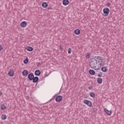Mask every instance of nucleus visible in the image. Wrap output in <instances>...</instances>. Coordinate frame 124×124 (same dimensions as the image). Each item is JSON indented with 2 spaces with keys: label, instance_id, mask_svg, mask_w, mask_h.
I'll list each match as a JSON object with an SVG mask.
<instances>
[{
  "label": "nucleus",
  "instance_id": "obj_29",
  "mask_svg": "<svg viewBox=\"0 0 124 124\" xmlns=\"http://www.w3.org/2000/svg\"><path fill=\"white\" fill-rule=\"evenodd\" d=\"M60 51H62L63 49H62V46H60Z\"/></svg>",
  "mask_w": 124,
  "mask_h": 124
},
{
  "label": "nucleus",
  "instance_id": "obj_1",
  "mask_svg": "<svg viewBox=\"0 0 124 124\" xmlns=\"http://www.w3.org/2000/svg\"><path fill=\"white\" fill-rule=\"evenodd\" d=\"M103 62L101 57L97 56L93 58L90 61L89 64L90 67L92 68V69H94V70H98V69L101 67Z\"/></svg>",
  "mask_w": 124,
  "mask_h": 124
},
{
  "label": "nucleus",
  "instance_id": "obj_5",
  "mask_svg": "<svg viewBox=\"0 0 124 124\" xmlns=\"http://www.w3.org/2000/svg\"><path fill=\"white\" fill-rule=\"evenodd\" d=\"M8 75L10 77H13V76L14 75V71H13V70H10V71L8 72Z\"/></svg>",
  "mask_w": 124,
  "mask_h": 124
},
{
  "label": "nucleus",
  "instance_id": "obj_27",
  "mask_svg": "<svg viewBox=\"0 0 124 124\" xmlns=\"http://www.w3.org/2000/svg\"><path fill=\"white\" fill-rule=\"evenodd\" d=\"M107 6H108V7H110V5H111V4L110 3H108L106 4Z\"/></svg>",
  "mask_w": 124,
  "mask_h": 124
},
{
  "label": "nucleus",
  "instance_id": "obj_8",
  "mask_svg": "<svg viewBox=\"0 0 124 124\" xmlns=\"http://www.w3.org/2000/svg\"><path fill=\"white\" fill-rule=\"evenodd\" d=\"M27 26V22L23 21L20 23V27L21 28H25Z\"/></svg>",
  "mask_w": 124,
  "mask_h": 124
},
{
  "label": "nucleus",
  "instance_id": "obj_13",
  "mask_svg": "<svg viewBox=\"0 0 124 124\" xmlns=\"http://www.w3.org/2000/svg\"><path fill=\"white\" fill-rule=\"evenodd\" d=\"M69 3L68 0H63V5H67Z\"/></svg>",
  "mask_w": 124,
  "mask_h": 124
},
{
  "label": "nucleus",
  "instance_id": "obj_7",
  "mask_svg": "<svg viewBox=\"0 0 124 124\" xmlns=\"http://www.w3.org/2000/svg\"><path fill=\"white\" fill-rule=\"evenodd\" d=\"M105 112L107 113V115H108V116H111L112 114V110H108L107 109H104Z\"/></svg>",
  "mask_w": 124,
  "mask_h": 124
},
{
  "label": "nucleus",
  "instance_id": "obj_16",
  "mask_svg": "<svg viewBox=\"0 0 124 124\" xmlns=\"http://www.w3.org/2000/svg\"><path fill=\"white\" fill-rule=\"evenodd\" d=\"M27 51H29V52H31L33 50V48L31 47V46H28L27 47Z\"/></svg>",
  "mask_w": 124,
  "mask_h": 124
},
{
  "label": "nucleus",
  "instance_id": "obj_12",
  "mask_svg": "<svg viewBox=\"0 0 124 124\" xmlns=\"http://www.w3.org/2000/svg\"><path fill=\"white\" fill-rule=\"evenodd\" d=\"M42 6L44 8H46L47 7V6H48V4L46 2H44L42 4Z\"/></svg>",
  "mask_w": 124,
  "mask_h": 124
},
{
  "label": "nucleus",
  "instance_id": "obj_31",
  "mask_svg": "<svg viewBox=\"0 0 124 124\" xmlns=\"http://www.w3.org/2000/svg\"><path fill=\"white\" fill-rule=\"evenodd\" d=\"M3 48L1 46V45H0V51H1V50H2Z\"/></svg>",
  "mask_w": 124,
  "mask_h": 124
},
{
  "label": "nucleus",
  "instance_id": "obj_6",
  "mask_svg": "<svg viewBox=\"0 0 124 124\" xmlns=\"http://www.w3.org/2000/svg\"><path fill=\"white\" fill-rule=\"evenodd\" d=\"M34 77V76L32 73H31L28 75V78L30 81H32V79H33Z\"/></svg>",
  "mask_w": 124,
  "mask_h": 124
},
{
  "label": "nucleus",
  "instance_id": "obj_15",
  "mask_svg": "<svg viewBox=\"0 0 124 124\" xmlns=\"http://www.w3.org/2000/svg\"><path fill=\"white\" fill-rule=\"evenodd\" d=\"M97 82L98 84H102V78H99L97 79Z\"/></svg>",
  "mask_w": 124,
  "mask_h": 124
},
{
  "label": "nucleus",
  "instance_id": "obj_3",
  "mask_svg": "<svg viewBox=\"0 0 124 124\" xmlns=\"http://www.w3.org/2000/svg\"><path fill=\"white\" fill-rule=\"evenodd\" d=\"M83 102L85 103V104H87V105L88 106H92V102H91V101H90L89 100H84Z\"/></svg>",
  "mask_w": 124,
  "mask_h": 124
},
{
  "label": "nucleus",
  "instance_id": "obj_25",
  "mask_svg": "<svg viewBox=\"0 0 124 124\" xmlns=\"http://www.w3.org/2000/svg\"><path fill=\"white\" fill-rule=\"evenodd\" d=\"M68 54H71V48H69L68 49Z\"/></svg>",
  "mask_w": 124,
  "mask_h": 124
},
{
  "label": "nucleus",
  "instance_id": "obj_20",
  "mask_svg": "<svg viewBox=\"0 0 124 124\" xmlns=\"http://www.w3.org/2000/svg\"><path fill=\"white\" fill-rule=\"evenodd\" d=\"M29 62V58H27L24 61V63L25 64H27L28 63V62Z\"/></svg>",
  "mask_w": 124,
  "mask_h": 124
},
{
  "label": "nucleus",
  "instance_id": "obj_18",
  "mask_svg": "<svg viewBox=\"0 0 124 124\" xmlns=\"http://www.w3.org/2000/svg\"><path fill=\"white\" fill-rule=\"evenodd\" d=\"M101 69L103 72H107V70H108V69L106 67H102Z\"/></svg>",
  "mask_w": 124,
  "mask_h": 124
},
{
  "label": "nucleus",
  "instance_id": "obj_19",
  "mask_svg": "<svg viewBox=\"0 0 124 124\" xmlns=\"http://www.w3.org/2000/svg\"><path fill=\"white\" fill-rule=\"evenodd\" d=\"M90 95L91 97H94V96H95V94L93 93H91Z\"/></svg>",
  "mask_w": 124,
  "mask_h": 124
},
{
  "label": "nucleus",
  "instance_id": "obj_11",
  "mask_svg": "<svg viewBox=\"0 0 124 124\" xmlns=\"http://www.w3.org/2000/svg\"><path fill=\"white\" fill-rule=\"evenodd\" d=\"M41 72H40V71L39 70H37L35 71V75L36 76H39V75H40Z\"/></svg>",
  "mask_w": 124,
  "mask_h": 124
},
{
  "label": "nucleus",
  "instance_id": "obj_21",
  "mask_svg": "<svg viewBox=\"0 0 124 124\" xmlns=\"http://www.w3.org/2000/svg\"><path fill=\"white\" fill-rule=\"evenodd\" d=\"M1 118L2 120H6V116L5 115H2Z\"/></svg>",
  "mask_w": 124,
  "mask_h": 124
},
{
  "label": "nucleus",
  "instance_id": "obj_33",
  "mask_svg": "<svg viewBox=\"0 0 124 124\" xmlns=\"http://www.w3.org/2000/svg\"><path fill=\"white\" fill-rule=\"evenodd\" d=\"M2 95V93L0 92V96H1Z\"/></svg>",
  "mask_w": 124,
  "mask_h": 124
},
{
  "label": "nucleus",
  "instance_id": "obj_10",
  "mask_svg": "<svg viewBox=\"0 0 124 124\" xmlns=\"http://www.w3.org/2000/svg\"><path fill=\"white\" fill-rule=\"evenodd\" d=\"M33 83H37L38 81V80H39V78L38 77H35L33 78Z\"/></svg>",
  "mask_w": 124,
  "mask_h": 124
},
{
  "label": "nucleus",
  "instance_id": "obj_24",
  "mask_svg": "<svg viewBox=\"0 0 124 124\" xmlns=\"http://www.w3.org/2000/svg\"><path fill=\"white\" fill-rule=\"evenodd\" d=\"M98 77H102V72H100L98 74Z\"/></svg>",
  "mask_w": 124,
  "mask_h": 124
},
{
  "label": "nucleus",
  "instance_id": "obj_26",
  "mask_svg": "<svg viewBox=\"0 0 124 124\" xmlns=\"http://www.w3.org/2000/svg\"><path fill=\"white\" fill-rule=\"evenodd\" d=\"M89 90H93V86L91 85L88 87Z\"/></svg>",
  "mask_w": 124,
  "mask_h": 124
},
{
  "label": "nucleus",
  "instance_id": "obj_23",
  "mask_svg": "<svg viewBox=\"0 0 124 124\" xmlns=\"http://www.w3.org/2000/svg\"><path fill=\"white\" fill-rule=\"evenodd\" d=\"M1 109H6V107L4 104H2L1 106Z\"/></svg>",
  "mask_w": 124,
  "mask_h": 124
},
{
  "label": "nucleus",
  "instance_id": "obj_17",
  "mask_svg": "<svg viewBox=\"0 0 124 124\" xmlns=\"http://www.w3.org/2000/svg\"><path fill=\"white\" fill-rule=\"evenodd\" d=\"M89 73L91 75H94V74H95V72H94L93 70H89Z\"/></svg>",
  "mask_w": 124,
  "mask_h": 124
},
{
  "label": "nucleus",
  "instance_id": "obj_34",
  "mask_svg": "<svg viewBox=\"0 0 124 124\" xmlns=\"http://www.w3.org/2000/svg\"><path fill=\"white\" fill-rule=\"evenodd\" d=\"M29 96H27V97H26V99H29Z\"/></svg>",
  "mask_w": 124,
  "mask_h": 124
},
{
  "label": "nucleus",
  "instance_id": "obj_4",
  "mask_svg": "<svg viewBox=\"0 0 124 124\" xmlns=\"http://www.w3.org/2000/svg\"><path fill=\"white\" fill-rule=\"evenodd\" d=\"M62 99V95H58L56 97L55 100L57 102H60Z\"/></svg>",
  "mask_w": 124,
  "mask_h": 124
},
{
  "label": "nucleus",
  "instance_id": "obj_22",
  "mask_svg": "<svg viewBox=\"0 0 124 124\" xmlns=\"http://www.w3.org/2000/svg\"><path fill=\"white\" fill-rule=\"evenodd\" d=\"M85 57H86V58H87V59H90V58L91 57V55H90V53H87Z\"/></svg>",
  "mask_w": 124,
  "mask_h": 124
},
{
  "label": "nucleus",
  "instance_id": "obj_9",
  "mask_svg": "<svg viewBox=\"0 0 124 124\" xmlns=\"http://www.w3.org/2000/svg\"><path fill=\"white\" fill-rule=\"evenodd\" d=\"M28 73H29V71H28V70H23V71H22L23 76H27Z\"/></svg>",
  "mask_w": 124,
  "mask_h": 124
},
{
  "label": "nucleus",
  "instance_id": "obj_30",
  "mask_svg": "<svg viewBox=\"0 0 124 124\" xmlns=\"http://www.w3.org/2000/svg\"><path fill=\"white\" fill-rule=\"evenodd\" d=\"M96 111H97V109H93V112H94V113H95V112H96Z\"/></svg>",
  "mask_w": 124,
  "mask_h": 124
},
{
  "label": "nucleus",
  "instance_id": "obj_28",
  "mask_svg": "<svg viewBox=\"0 0 124 124\" xmlns=\"http://www.w3.org/2000/svg\"><path fill=\"white\" fill-rule=\"evenodd\" d=\"M36 65H37L38 66H40V65H41V63L37 62L36 63Z\"/></svg>",
  "mask_w": 124,
  "mask_h": 124
},
{
  "label": "nucleus",
  "instance_id": "obj_14",
  "mask_svg": "<svg viewBox=\"0 0 124 124\" xmlns=\"http://www.w3.org/2000/svg\"><path fill=\"white\" fill-rule=\"evenodd\" d=\"M75 34H77V35H78V34H80V30L79 29H76L74 31Z\"/></svg>",
  "mask_w": 124,
  "mask_h": 124
},
{
  "label": "nucleus",
  "instance_id": "obj_2",
  "mask_svg": "<svg viewBox=\"0 0 124 124\" xmlns=\"http://www.w3.org/2000/svg\"><path fill=\"white\" fill-rule=\"evenodd\" d=\"M109 12H110V10L108 8H105L103 9V13L105 14V17H107L109 15Z\"/></svg>",
  "mask_w": 124,
  "mask_h": 124
},
{
  "label": "nucleus",
  "instance_id": "obj_32",
  "mask_svg": "<svg viewBox=\"0 0 124 124\" xmlns=\"http://www.w3.org/2000/svg\"><path fill=\"white\" fill-rule=\"evenodd\" d=\"M48 10H51V9H52V8H51V7H48L47 8Z\"/></svg>",
  "mask_w": 124,
  "mask_h": 124
}]
</instances>
